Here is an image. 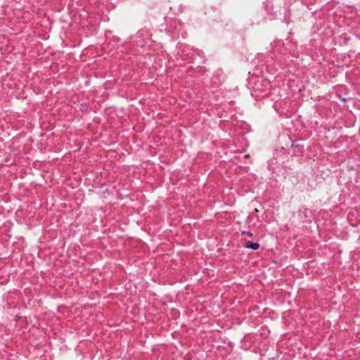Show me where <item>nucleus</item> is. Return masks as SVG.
Returning <instances> with one entry per match:
<instances>
[{"mask_svg":"<svg viewBox=\"0 0 360 360\" xmlns=\"http://www.w3.org/2000/svg\"><path fill=\"white\" fill-rule=\"evenodd\" d=\"M242 235H245L248 237H252V236H253L252 233L250 231H243Z\"/></svg>","mask_w":360,"mask_h":360,"instance_id":"nucleus-2","label":"nucleus"},{"mask_svg":"<svg viewBox=\"0 0 360 360\" xmlns=\"http://www.w3.org/2000/svg\"><path fill=\"white\" fill-rule=\"evenodd\" d=\"M243 247L245 248H248V249H252V250H256L259 249V244L256 242L247 241L243 245Z\"/></svg>","mask_w":360,"mask_h":360,"instance_id":"nucleus-1","label":"nucleus"}]
</instances>
